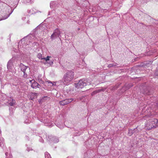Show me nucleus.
<instances>
[{
  "instance_id": "obj_1",
  "label": "nucleus",
  "mask_w": 158,
  "mask_h": 158,
  "mask_svg": "<svg viewBox=\"0 0 158 158\" xmlns=\"http://www.w3.org/2000/svg\"><path fill=\"white\" fill-rule=\"evenodd\" d=\"M74 73L70 71L67 72L64 75L63 83L64 85H68L70 82L73 80L74 77Z\"/></svg>"
},
{
  "instance_id": "obj_2",
  "label": "nucleus",
  "mask_w": 158,
  "mask_h": 158,
  "mask_svg": "<svg viewBox=\"0 0 158 158\" xmlns=\"http://www.w3.org/2000/svg\"><path fill=\"white\" fill-rule=\"evenodd\" d=\"M158 127V120L156 119H150L145 124L146 128L149 130Z\"/></svg>"
},
{
  "instance_id": "obj_3",
  "label": "nucleus",
  "mask_w": 158,
  "mask_h": 158,
  "mask_svg": "<svg viewBox=\"0 0 158 158\" xmlns=\"http://www.w3.org/2000/svg\"><path fill=\"white\" fill-rule=\"evenodd\" d=\"M61 37L60 31L58 28H57L54 31L51 36L50 39L53 40L58 38L60 39Z\"/></svg>"
},
{
  "instance_id": "obj_4",
  "label": "nucleus",
  "mask_w": 158,
  "mask_h": 158,
  "mask_svg": "<svg viewBox=\"0 0 158 158\" xmlns=\"http://www.w3.org/2000/svg\"><path fill=\"white\" fill-rule=\"evenodd\" d=\"M25 38V39H22L21 41L19 43H18V48L19 49V52H22V50H23L24 51H25V48H27V45H26L25 44L23 45V44L25 43L24 40L25 39H27L26 38Z\"/></svg>"
},
{
  "instance_id": "obj_5",
  "label": "nucleus",
  "mask_w": 158,
  "mask_h": 158,
  "mask_svg": "<svg viewBox=\"0 0 158 158\" xmlns=\"http://www.w3.org/2000/svg\"><path fill=\"white\" fill-rule=\"evenodd\" d=\"M6 12V13H2V17L0 20H4L7 19L12 13L13 10H12L10 7H8L7 8V10Z\"/></svg>"
},
{
  "instance_id": "obj_6",
  "label": "nucleus",
  "mask_w": 158,
  "mask_h": 158,
  "mask_svg": "<svg viewBox=\"0 0 158 158\" xmlns=\"http://www.w3.org/2000/svg\"><path fill=\"white\" fill-rule=\"evenodd\" d=\"M75 85L76 88L82 89L86 86V83L85 80H80L77 83H75Z\"/></svg>"
},
{
  "instance_id": "obj_7",
  "label": "nucleus",
  "mask_w": 158,
  "mask_h": 158,
  "mask_svg": "<svg viewBox=\"0 0 158 158\" xmlns=\"http://www.w3.org/2000/svg\"><path fill=\"white\" fill-rule=\"evenodd\" d=\"M48 138H46L47 140L49 141H52L54 143H57L59 141L57 137L55 136H53L52 135L48 137Z\"/></svg>"
},
{
  "instance_id": "obj_8",
  "label": "nucleus",
  "mask_w": 158,
  "mask_h": 158,
  "mask_svg": "<svg viewBox=\"0 0 158 158\" xmlns=\"http://www.w3.org/2000/svg\"><path fill=\"white\" fill-rule=\"evenodd\" d=\"M73 100V98H70L69 99H66L60 101L59 103L61 105L64 106L66 105Z\"/></svg>"
},
{
  "instance_id": "obj_9",
  "label": "nucleus",
  "mask_w": 158,
  "mask_h": 158,
  "mask_svg": "<svg viewBox=\"0 0 158 158\" xmlns=\"http://www.w3.org/2000/svg\"><path fill=\"white\" fill-rule=\"evenodd\" d=\"M30 83L31 85V87L33 88H39V86L40 85L36 82L34 80H29Z\"/></svg>"
},
{
  "instance_id": "obj_10",
  "label": "nucleus",
  "mask_w": 158,
  "mask_h": 158,
  "mask_svg": "<svg viewBox=\"0 0 158 158\" xmlns=\"http://www.w3.org/2000/svg\"><path fill=\"white\" fill-rule=\"evenodd\" d=\"M13 60H10L8 62L7 65V68L8 71H10V72H11L12 73L13 72L12 71L13 68Z\"/></svg>"
},
{
  "instance_id": "obj_11",
  "label": "nucleus",
  "mask_w": 158,
  "mask_h": 158,
  "mask_svg": "<svg viewBox=\"0 0 158 158\" xmlns=\"http://www.w3.org/2000/svg\"><path fill=\"white\" fill-rule=\"evenodd\" d=\"M6 101V102H7L10 105L12 106L14 105L15 102V101L11 97L8 98V101L7 100Z\"/></svg>"
},
{
  "instance_id": "obj_12",
  "label": "nucleus",
  "mask_w": 158,
  "mask_h": 158,
  "mask_svg": "<svg viewBox=\"0 0 158 158\" xmlns=\"http://www.w3.org/2000/svg\"><path fill=\"white\" fill-rule=\"evenodd\" d=\"M7 98L6 95L2 93H0V101H3L5 100H6V98Z\"/></svg>"
},
{
  "instance_id": "obj_13",
  "label": "nucleus",
  "mask_w": 158,
  "mask_h": 158,
  "mask_svg": "<svg viewBox=\"0 0 158 158\" xmlns=\"http://www.w3.org/2000/svg\"><path fill=\"white\" fill-rule=\"evenodd\" d=\"M36 96V94L35 93L31 92L29 94L28 97L31 100H33Z\"/></svg>"
},
{
  "instance_id": "obj_14",
  "label": "nucleus",
  "mask_w": 158,
  "mask_h": 158,
  "mask_svg": "<svg viewBox=\"0 0 158 158\" xmlns=\"http://www.w3.org/2000/svg\"><path fill=\"white\" fill-rule=\"evenodd\" d=\"M26 38L28 39L29 42H31L32 40H35V39H37V40H38L37 38L35 37L34 35H32L28 36Z\"/></svg>"
},
{
  "instance_id": "obj_15",
  "label": "nucleus",
  "mask_w": 158,
  "mask_h": 158,
  "mask_svg": "<svg viewBox=\"0 0 158 158\" xmlns=\"http://www.w3.org/2000/svg\"><path fill=\"white\" fill-rule=\"evenodd\" d=\"M20 67L21 70L23 72L25 71L26 69L27 68V66H26L22 64H20Z\"/></svg>"
},
{
  "instance_id": "obj_16",
  "label": "nucleus",
  "mask_w": 158,
  "mask_h": 158,
  "mask_svg": "<svg viewBox=\"0 0 158 158\" xmlns=\"http://www.w3.org/2000/svg\"><path fill=\"white\" fill-rule=\"evenodd\" d=\"M28 120L26 119L25 121V123H31V122L32 121V119L33 118V116H31V115H29L28 116Z\"/></svg>"
},
{
  "instance_id": "obj_17",
  "label": "nucleus",
  "mask_w": 158,
  "mask_h": 158,
  "mask_svg": "<svg viewBox=\"0 0 158 158\" xmlns=\"http://www.w3.org/2000/svg\"><path fill=\"white\" fill-rule=\"evenodd\" d=\"M37 57L40 60H43L44 59V57L43 56L42 54L41 53H39L37 55Z\"/></svg>"
},
{
  "instance_id": "obj_18",
  "label": "nucleus",
  "mask_w": 158,
  "mask_h": 158,
  "mask_svg": "<svg viewBox=\"0 0 158 158\" xmlns=\"http://www.w3.org/2000/svg\"><path fill=\"white\" fill-rule=\"evenodd\" d=\"M137 130L136 129H134V130H133L132 129L129 130V132L128 133V135L129 136H131L133 133V131H135Z\"/></svg>"
},
{
  "instance_id": "obj_19",
  "label": "nucleus",
  "mask_w": 158,
  "mask_h": 158,
  "mask_svg": "<svg viewBox=\"0 0 158 158\" xmlns=\"http://www.w3.org/2000/svg\"><path fill=\"white\" fill-rule=\"evenodd\" d=\"M4 144V140L3 138H0V147H2Z\"/></svg>"
},
{
  "instance_id": "obj_20",
  "label": "nucleus",
  "mask_w": 158,
  "mask_h": 158,
  "mask_svg": "<svg viewBox=\"0 0 158 158\" xmlns=\"http://www.w3.org/2000/svg\"><path fill=\"white\" fill-rule=\"evenodd\" d=\"M47 82L49 84V85H50L51 86H54L56 85V83L54 82H52L49 81H48Z\"/></svg>"
},
{
  "instance_id": "obj_21",
  "label": "nucleus",
  "mask_w": 158,
  "mask_h": 158,
  "mask_svg": "<svg viewBox=\"0 0 158 158\" xmlns=\"http://www.w3.org/2000/svg\"><path fill=\"white\" fill-rule=\"evenodd\" d=\"M105 90V89H104V88H102L101 89H99L95 91H94V92L93 93H92V95H93V94H94L96 93H98V92H99L100 91H104Z\"/></svg>"
},
{
  "instance_id": "obj_22",
  "label": "nucleus",
  "mask_w": 158,
  "mask_h": 158,
  "mask_svg": "<svg viewBox=\"0 0 158 158\" xmlns=\"http://www.w3.org/2000/svg\"><path fill=\"white\" fill-rule=\"evenodd\" d=\"M45 158H52L50 154L47 152L45 153Z\"/></svg>"
},
{
  "instance_id": "obj_23",
  "label": "nucleus",
  "mask_w": 158,
  "mask_h": 158,
  "mask_svg": "<svg viewBox=\"0 0 158 158\" xmlns=\"http://www.w3.org/2000/svg\"><path fill=\"white\" fill-rule=\"evenodd\" d=\"M55 4V2L54 1H51L50 3V7L51 8L53 9L54 8V5Z\"/></svg>"
},
{
  "instance_id": "obj_24",
  "label": "nucleus",
  "mask_w": 158,
  "mask_h": 158,
  "mask_svg": "<svg viewBox=\"0 0 158 158\" xmlns=\"http://www.w3.org/2000/svg\"><path fill=\"white\" fill-rule=\"evenodd\" d=\"M24 2L26 3H31L33 2V0H25Z\"/></svg>"
},
{
  "instance_id": "obj_25",
  "label": "nucleus",
  "mask_w": 158,
  "mask_h": 158,
  "mask_svg": "<svg viewBox=\"0 0 158 158\" xmlns=\"http://www.w3.org/2000/svg\"><path fill=\"white\" fill-rule=\"evenodd\" d=\"M50 57V56H48L46 58L44 57V59H43L45 60L46 61V62H47L49 60V58Z\"/></svg>"
},
{
  "instance_id": "obj_26",
  "label": "nucleus",
  "mask_w": 158,
  "mask_h": 158,
  "mask_svg": "<svg viewBox=\"0 0 158 158\" xmlns=\"http://www.w3.org/2000/svg\"><path fill=\"white\" fill-rule=\"evenodd\" d=\"M56 126L58 127L59 128H60V129H62L64 127L63 125H61L59 124H57Z\"/></svg>"
},
{
  "instance_id": "obj_27",
  "label": "nucleus",
  "mask_w": 158,
  "mask_h": 158,
  "mask_svg": "<svg viewBox=\"0 0 158 158\" xmlns=\"http://www.w3.org/2000/svg\"><path fill=\"white\" fill-rule=\"evenodd\" d=\"M23 73H24V74L23 75V77L24 78H27V74L26 73H25V72H23Z\"/></svg>"
},
{
  "instance_id": "obj_28",
  "label": "nucleus",
  "mask_w": 158,
  "mask_h": 158,
  "mask_svg": "<svg viewBox=\"0 0 158 158\" xmlns=\"http://www.w3.org/2000/svg\"><path fill=\"white\" fill-rule=\"evenodd\" d=\"M47 63L49 64V65H52L53 64V62L52 61V60L50 61L49 62L47 61Z\"/></svg>"
},
{
  "instance_id": "obj_29",
  "label": "nucleus",
  "mask_w": 158,
  "mask_h": 158,
  "mask_svg": "<svg viewBox=\"0 0 158 158\" xmlns=\"http://www.w3.org/2000/svg\"><path fill=\"white\" fill-rule=\"evenodd\" d=\"M116 64L115 65H114L113 64H109L108 65V67H112V66H116Z\"/></svg>"
},
{
  "instance_id": "obj_30",
  "label": "nucleus",
  "mask_w": 158,
  "mask_h": 158,
  "mask_svg": "<svg viewBox=\"0 0 158 158\" xmlns=\"http://www.w3.org/2000/svg\"><path fill=\"white\" fill-rule=\"evenodd\" d=\"M27 151L28 152H29L30 150H32V149L31 148H27Z\"/></svg>"
},
{
  "instance_id": "obj_31",
  "label": "nucleus",
  "mask_w": 158,
  "mask_h": 158,
  "mask_svg": "<svg viewBox=\"0 0 158 158\" xmlns=\"http://www.w3.org/2000/svg\"><path fill=\"white\" fill-rule=\"evenodd\" d=\"M27 12L28 13H30L31 14H33V13L31 11V10H28Z\"/></svg>"
},
{
  "instance_id": "obj_32",
  "label": "nucleus",
  "mask_w": 158,
  "mask_h": 158,
  "mask_svg": "<svg viewBox=\"0 0 158 158\" xmlns=\"http://www.w3.org/2000/svg\"><path fill=\"white\" fill-rule=\"evenodd\" d=\"M9 156V157H7V158H12V156L11 154H10Z\"/></svg>"
},
{
  "instance_id": "obj_33",
  "label": "nucleus",
  "mask_w": 158,
  "mask_h": 158,
  "mask_svg": "<svg viewBox=\"0 0 158 158\" xmlns=\"http://www.w3.org/2000/svg\"><path fill=\"white\" fill-rule=\"evenodd\" d=\"M149 115H146L145 116V117H144V119H145V118H147L148 117H149Z\"/></svg>"
},
{
  "instance_id": "obj_34",
  "label": "nucleus",
  "mask_w": 158,
  "mask_h": 158,
  "mask_svg": "<svg viewBox=\"0 0 158 158\" xmlns=\"http://www.w3.org/2000/svg\"><path fill=\"white\" fill-rule=\"evenodd\" d=\"M8 154V153L7 152H6L5 153V155H6V156H7V155Z\"/></svg>"
},
{
  "instance_id": "obj_35",
  "label": "nucleus",
  "mask_w": 158,
  "mask_h": 158,
  "mask_svg": "<svg viewBox=\"0 0 158 158\" xmlns=\"http://www.w3.org/2000/svg\"><path fill=\"white\" fill-rule=\"evenodd\" d=\"M41 141V142H42V143H43V139H42V141Z\"/></svg>"
},
{
  "instance_id": "obj_36",
  "label": "nucleus",
  "mask_w": 158,
  "mask_h": 158,
  "mask_svg": "<svg viewBox=\"0 0 158 158\" xmlns=\"http://www.w3.org/2000/svg\"><path fill=\"white\" fill-rule=\"evenodd\" d=\"M67 158H72V157H67Z\"/></svg>"
},
{
  "instance_id": "obj_37",
  "label": "nucleus",
  "mask_w": 158,
  "mask_h": 158,
  "mask_svg": "<svg viewBox=\"0 0 158 158\" xmlns=\"http://www.w3.org/2000/svg\"><path fill=\"white\" fill-rule=\"evenodd\" d=\"M28 137L26 136V138L27 139H28Z\"/></svg>"
},
{
  "instance_id": "obj_38",
  "label": "nucleus",
  "mask_w": 158,
  "mask_h": 158,
  "mask_svg": "<svg viewBox=\"0 0 158 158\" xmlns=\"http://www.w3.org/2000/svg\"><path fill=\"white\" fill-rule=\"evenodd\" d=\"M157 72H158V73H157V75H158V70H157Z\"/></svg>"
},
{
  "instance_id": "obj_39",
  "label": "nucleus",
  "mask_w": 158,
  "mask_h": 158,
  "mask_svg": "<svg viewBox=\"0 0 158 158\" xmlns=\"http://www.w3.org/2000/svg\"><path fill=\"white\" fill-rule=\"evenodd\" d=\"M24 19H25V18H22L23 19V20H24Z\"/></svg>"
}]
</instances>
